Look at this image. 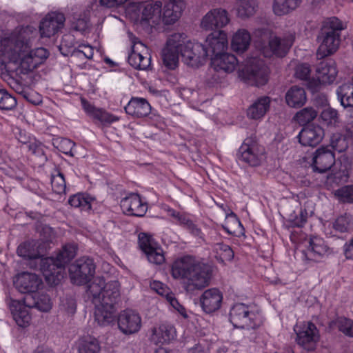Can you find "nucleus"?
<instances>
[{
	"label": "nucleus",
	"mask_w": 353,
	"mask_h": 353,
	"mask_svg": "<svg viewBox=\"0 0 353 353\" xmlns=\"http://www.w3.org/2000/svg\"><path fill=\"white\" fill-rule=\"evenodd\" d=\"M37 30L32 26L15 29L0 41V59L2 64L21 65L26 70H32L43 63L49 52L44 48H37L28 54L32 41L37 37Z\"/></svg>",
	"instance_id": "nucleus-1"
},
{
	"label": "nucleus",
	"mask_w": 353,
	"mask_h": 353,
	"mask_svg": "<svg viewBox=\"0 0 353 353\" xmlns=\"http://www.w3.org/2000/svg\"><path fill=\"white\" fill-rule=\"evenodd\" d=\"M211 268L197 261L191 256L176 259L170 265V274L173 279L187 282L190 289H201L208 285L211 276Z\"/></svg>",
	"instance_id": "nucleus-2"
},
{
	"label": "nucleus",
	"mask_w": 353,
	"mask_h": 353,
	"mask_svg": "<svg viewBox=\"0 0 353 353\" xmlns=\"http://www.w3.org/2000/svg\"><path fill=\"white\" fill-rule=\"evenodd\" d=\"M76 255V247L72 244L63 246L55 259L47 257L40 260V270L46 282L57 285L64 276V267Z\"/></svg>",
	"instance_id": "nucleus-3"
},
{
	"label": "nucleus",
	"mask_w": 353,
	"mask_h": 353,
	"mask_svg": "<svg viewBox=\"0 0 353 353\" xmlns=\"http://www.w3.org/2000/svg\"><path fill=\"white\" fill-rule=\"evenodd\" d=\"M254 35L259 38L256 41L257 47L260 48L265 57L272 55L284 57L293 44L294 37L289 33L282 37L272 34L268 30L259 29L254 32Z\"/></svg>",
	"instance_id": "nucleus-4"
},
{
	"label": "nucleus",
	"mask_w": 353,
	"mask_h": 353,
	"mask_svg": "<svg viewBox=\"0 0 353 353\" xmlns=\"http://www.w3.org/2000/svg\"><path fill=\"white\" fill-rule=\"evenodd\" d=\"M120 285L118 281L105 283L101 277L95 278L88 286L87 294L92 302L101 303L114 306L120 297Z\"/></svg>",
	"instance_id": "nucleus-5"
},
{
	"label": "nucleus",
	"mask_w": 353,
	"mask_h": 353,
	"mask_svg": "<svg viewBox=\"0 0 353 353\" xmlns=\"http://www.w3.org/2000/svg\"><path fill=\"white\" fill-rule=\"evenodd\" d=\"M230 321L234 327L250 330L260 326L262 318L254 307L239 303L230 309Z\"/></svg>",
	"instance_id": "nucleus-6"
},
{
	"label": "nucleus",
	"mask_w": 353,
	"mask_h": 353,
	"mask_svg": "<svg viewBox=\"0 0 353 353\" xmlns=\"http://www.w3.org/2000/svg\"><path fill=\"white\" fill-rule=\"evenodd\" d=\"M162 3L155 2H133L128 8L127 12L136 22L145 21L157 25L161 22Z\"/></svg>",
	"instance_id": "nucleus-7"
},
{
	"label": "nucleus",
	"mask_w": 353,
	"mask_h": 353,
	"mask_svg": "<svg viewBox=\"0 0 353 353\" xmlns=\"http://www.w3.org/2000/svg\"><path fill=\"white\" fill-rule=\"evenodd\" d=\"M270 70L265 61L259 58H251L245 68L239 72V77L247 83L261 86L267 83Z\"/></svg>",
	"instance_id": "nucleus-8"
},
{
	"label": "nucleus",
	"mask_w": 353,
	"mask_h": 353,
	"mask_svg": "<svg viewBox=\"0 0 353 353\" xmlns=\"http://www.w3.org/2000/svg\"><path fill=\"white\" fill-rule=\"evenodd\" d=\"M332 253L325 241L319 236L311 237L305 249L301 252V259L307 266L323 261Z\"/></svg>",
	"instance_id": "nucleus-9"
},
{
	"label": "nucleus",
	"mask_w": 353,
	"mask_h": 353,
	"mask_svg": "<svg viewBox=\"0 0 353 353\" xmlns=\"http://www.w3.org/2000/svg\"><path fill=\"white\" fill-rule=\"evenodd\" d=\"M184 35V42L180 50V54L183 61L188 65L198 68L202 65L208 57V51L203 45L201 43L185 41Z\"/></svg>",
	"instance_id": "nucleus-10"
},
{
	"label": "nucleus",
	"mask_w": 353,
	"mask_h": 353,
	"mask_svg": "<svg viewBox=\"0 0 353 353\" xmlns=\"http://www.w3.org/2000/svg\"><path fill=\"white\" fill-rule=\"evenodd\" d=\"M239 158L249 165L256 167L265 161L266 159L265 150L257 142L247 139L239 149Z\"/></svg>",
	"instance_id": "nucleus-11"
},
{
	"label": "nucleus",
	"mask_w": 353,
	"mask_h": 353,
	"mask_svg": "<svg viewBox=\"0 0 353 353\" xmlns=\"http://www.w3.org/2000/svg\"><path fill=\"white\" fill-rule=\"evenodd\" d=\"M95 265L93 260L82 257L77 259L69 268V274L72 282L77 285L87 283L93 276Z\"/></svg>",
	"instance_id": "nucleus-12"
},
{
	"label": "nucleus",
	"mask_w": 353,
	"mask_h": 353,
	"mask_svg": "<svg viewBox=\"0 0 353 353\" xmlns=\"http://www.w3.org/2000/svg\"><path fill=\"white\" fill-rule=\"evenodd\" d=\"M184 42V34L174 33L172 34L166 42L165 47L162 51V59L164 65L173 70L179 63L181 48Z\"/></svg>",
	"instance_id": "nucleus-13"
},
{
	"label": "nucleus",
	"mask_w": 353,
	"mask_h": 353,
	"mask_svg": "<svg viewBox=\"0 0 353 353\" xmlns=\"http://www.w3.org/2000/svg\"><path fill=\"white\" fill-rule=\"evenodd\" d=\"M316 72L318 80L307 82V86L312 92L317 91L321 84L332 83L338 71L335 62L330 60L321 62L316 67Z\"/></svg>",
	"instance_id": "nucleus-14"
},
{
	"label": "nucleus",
	"mask_w": 353,
	"mask_h": 353,
	"mask_svg": "<svg viewBox=\"0 0 353 353\" xmlns=\"http://www.w3.org/2000/svg\"><path fill=\"white\" fill-rule=\"evenodd\" d=\"M132 51L128 56V63L135 69L147 70L150 65L148 49L139 39L131 38Z\"/></svg>",
	"instance_id": "nucleus-15"
},
{
	"label": "nucleus",
	"mask_w": 353,
	"mask_h": 353,
	"mask_svg": "<svg viewBox=\"0 0 353 353\" xmlns=\"http://www.w3.org/2000/svg\"><path fill=\"white\" fill-rule=\"evenodd\" d=\"M296 343L307 350H313L319 339V331L312 323H306L294 327Z\"/></svg>",
	"instance_id": "nucleus-16"
},
{
	"label": "nucleus",
	"mask_w": 353,
	"mask_h": 353,
	"mask_svg": "<svg viewBox=\"0 0 353 353\" xmlns=\"http://www.w3.org/2000/svg\"><path fill=\"white\" fill-rule=\"evenodd\" d=\"M139 244L150 263L161 264L164 262L165 257L163 250L151 236L145 233L139 234Z\"/></svg>",
	"instance_id": "nucleus-17"
},
{
	"label": "nucleus",
	"mask_w": 353,
	"mask_h": 353,
	"mask_svg": "<svg viewBox=\"0 0 353 353\" xmlns=\"http://www.w3.org/2000/svg\"><path fill=\"white\" fill-rule=\"evenodd\" d=\"M65 17L62 13H48L40 22L39 32L41 37L50 38L57 34L64 26Z\"/></svg>",
	"instance_id": "nucleus-18"
},
{
	"label": "nucleus",
	"mask_w": 353,
	"mask_h": 353,
	"mask_svg": "<svg viewBox=\"0 0 353 353\" xmlns=\"http://www.w3.org/2000/svg\"><path fill=\"white\" fill-rule=\"evenodd\" d=\"M230 21L228 12L222 8H214L208 12L203 17L201 26L205 30L223 28Z\"/></svg>",
	"instance_id": "nucleus-19"
},
{
	"label": "nucleus",
	"mask_w": 353,
	"mask_h": 353,
	"mask_svg": "<svg viewBox=\"0 0 353 353\" xmlns=\"http://www.w3.org/2000/svg\"><path fill=\"white\" fill-rule=\"evenodd\" d=\"M228 44L227 34L223 31L219 30L210 34L203 45L208 51V57H214L225 52Z\"/></svg>",
	"instance_id": "nucleus-20"
},
{
	"label": "nucleus",
	"mask_w": 353,
	"mask_h": 353,
	"mask_svg": "<svg viewBox=\"0 0 353 353\" xmlns=\"http://www.w3.org/2000/svg\"><path fill=\"white\" fill-rule=\"evenodd\" d=\"M118 326L125 334H132L139 331L141 327V318L134 311L125 310L118 316Z\"/></svg>",
	"instance_id": "nucleus-21"
},
{
	"label": "nucleus",
	"mask_w": 353,
	"mask_h": 353,
	"mask_svg": "<svg viewBox=\"0 0 353 353\" xmlns=\"http://www.w3.org/2000/svg\"><path fill=\"white\" fill-rule=\"evenodd\" d=\"M121 208L127 215L143 216L148 210L147 203L143 202L138 194H130L121 201Z\"/></svg>",
	"instance_id": "nucleus-22"
},
{
	"label": "nucleus",
	"mask_w": 353,
	"mask_h": 353,
	"mask_svg": "<svg viewBox=\"0 0 353 353\" xmlns=\"http://www.w3.org/2000/svg\"><path fill=\"white\" fill-rule=\"evenodd\" d=\"M321 44L317 50V56L321 58L335 52L340 44V33L333 30H327L322 33Z\"/></svg>",
	"instance_id": "nucleus-23"
},
{
	"label": "nucleus",
	"mask_w": 353,
	"mask_h": 353,
	"mask_svg": "<svg viewBox=\"0 0 353 353\" xmlns=\"http://www.w3.org/2000/svg\"><path fill=\"white\" fill-rule=\"evenodd\" d=\"M14 283L20 292L33 293L41 286L42 280L36 274L23 272L16 277Z\"/></svg>",
	"instance_id": "nucleus-24"
},
{
	"label": "nucleus",
	"mask_w": 353,
	"mask_h": 353,
	"mask_svg": "<svg viewBox=\"0 0 353 353\" xmlns=\"http://www.w3.org/2000/svg\"><path fill=\"white\" fill-rule=\"evenodd\" d=\"M323 137L324 130L319 125L312 124L303 128L297 138L301 145L314 147L322 141Z\"/></svg>",
	"instance_id": "nucleus-25"
},
{
	"label": "nucleus",
	"mask_w": 353,
	"mask_h": 353,
	"mask_svg": "<svg viewBox=\"0 0 353 353\" xmlns=\"http://www.w3.org/2000/svg\"><path fill=\"white\" fill-rule=\"evenodd\" d=\"M125 112L137 118H142L148 116L150 113L157 118L158 114L152 112V107L149 102L144 98L132 97L128 104L125 106Z\"/></svg>",
	"instance_id": "nucleus-26"
},
{
	"label": "nucleus",
	"mask_w": 353,
	"mask_h": 353,
	"mask_svg": "<svg viewBox=\"0 0 353 353\" xmlns=\"http://www.w3.org/2000/svg\"><path fill=\"white\" fill-rule=\"evenodd\" d=\"M223 300L222 293L216 288L206 290L200 297L202 309L206 313H212L219 310Z\"/></svg>",
	"instance_id": "nucleus-27"
},
{
	"label": "nucleus",
	"mask_w": 353,
	"mask_h": 353,
	"mask_svg": "<svg viewBox=\"0 0 353 353\" xmlns=\"http://www.w3.org/2000/svg\"><path fill=\"white\" fill-rule=\"evenodd\" d=\"M238 63L234 55L227 52L211 58V64L214 70L224 74L232 72L236 69Z\"/></svg>",
	"instance_id": "nucleus-28"
},
{
	"label": "nucleus",
	"mask_w": 353,
	"mask_h": 353,
	"mask_svg": "<svg viewBox=\"0 0 353 353\" xmlns=\"http://www.w3.org/2000/svg\"><path fill=\"white\" fill-rule=\"evenodd\" d=\"M335 162V157L332 151L325 148L318 149L313 157V170L323 173L331 168Z\"/></svg>",
	"instance_id": "nucleus-29"
},
{
	"label": "nucleus",
	"mask_w": 353,
	"mask_h": 353,
	"mask_svg": "<svg viewBox=\"0 0 353 353\" xmlns=\"http://www.w3.org/2000/svg\"><path fill=\"white\" fill-rule=\"evenodd\" d=\"M184 7L183 1L170 0L164 4L161 11V22L165 24H172L181 17Z\"/></svg>",
	"instance_id": "nucleus-30"
},
{
	"label": "nucleus",
	"mask_w": 353,
	"mask_h": 353,
	"mask_svg": "<svg viewBox=\"0 0 353 353\" xmlns=\"http://www.w3.org/2000/svg\"><path fill=\"white\" fill-rule=\"evenodd\" d=\"M95 305L94 319L100 326H107L114 321L115 309L114 306L98 302H93Z\"/></svg>",
	"instance_id": "nucleus-31"
},
{
	"label": "nucleus",
	"mask_w": 353,
	"mask_h": 353,
	"mask_svg": "<svg viewBox=\"0 0 353 353\" xmlns=\"http://www.w3.org/2000/svg\"><path fill=\"white\" fill-rule=\"evenodd\" d=\"M10 307L13 319L19 326L26 327L30 325L31 316L29 307L26 303L23 304L17 301H12Z\"/></svg>",
	"instance_id": "nucleus-32"
},
{
	"label": "nucleus",
	"mask_w": 353,
	"mask_h": 353,
	"mask_svg": "<svg viewBox=\"0 0 353 353\" xmlns=\"http://www.w3.org/2000/svg\"><path fill=\"white\" fill-rule=\"evenodd\" d=\"M176 337L174 327L168 323H162L152 329L151 340L158 343H169Z\"/></svg>",
	"instance_id": "nucleus-33"
},
{
	"label": "nucleus",
	"mask_w": 353,
	"mask_h": 353,
	"mask_svg": "<svg viewBox=\"0 0 353 353\" xmlns=\"http://www.w3.org/2000/svg\"><path fill=\"white\" fill-rule=\"evenodd\" d=\"M24 301L29 307H35L43 312H49L52 307L51 299L48 294L43 293L28 294L25 297Z\"/></svg>",
	"instance_id": "nucleus-34"
},
{
	"label": "nucleus",
	"mask_w": 353,
	"mask_h": 353,
	"mask_svg": "<svg viewBox=\"0 0 353 353\" xmlns=\"http://www.w3.org/2000/svg\"><path fill=\"white\" fill-rule=\"evenodd\" d=\"M41 244L38 241L32 240L21 243L17 248V254L25 259H39L41 254Z\"/></svg>",
	"instance_id": "nucleus-35"
},
{
	"label": "nucleus",
	"mask_w": 353,
	"mask_h": 353,
	"mask_svg": "<svg viewBox=\"0 0 353 353\" xmlns=\"http://www.w3.org/2000/svg\"><path fill=\"white\" fill-rule=\"evenodd\" d=\"M250 42V32L245 29H239L232 37L231 48L237 53H243L248 49Z\"/></svg>",
	"instance_id": "nucleus-36"
},
{
	"label": "nucleus",
	"mask_w": 353,
	"mask_h": 353,
	"mask_svg": "<svg viewBox=\"0 0 353 353\" xmlns=\"http://www.w3.org/2000/svg\"><path fill=\"white\" fill-rule=\"evenodd\" d=\"M270 98L267 96L261 97L250 105L248 110V116L253 119H259L265 116L270 109Z\"/></svg>",
	"instance_id": "nucleus-37"
},
{
	"label": "nucleus",
	"mask_w": 353,
	"mask_h": 353,
	"mask_svg": "<svg viewBox=\"0 0 353 353\" xmlns=\"http://www.w3.org/2000/svg\"><path fill=\"white\" fill-rule=\"evenodd\" d=\"M307 100L305 90L296 85L290 88L285 94V102L290 107L299 108L303 106Z\"/></svg>",
	"instance_id": "nucleus-38"
},
{
	"label": "nucleus",
	"mask_w": 353,
	"mask_h": 353,
	"mask_svg": "<svg viewBox=\"0 0 353 353\" xmlns=\"http://www.w3.org/2000/svg\"><path fill=\"white\" fill-rule=\"evenodd\" d=\"M323 104L325 105L321 112V119L323 123L327 127L336 128L340 123V117L338 111L328 106L327 99L323 97Z\"/></svg>",
	"instance_id": "nucleus-39"
},
{
	"label": "nucleus",
	"mask_w": 353,
	"mask_h": 353,
	"mask_svg": "<svg viewBox=\"0 0 353 353\" xmlns=\"http://www.w3.org/2000/svg\"><path fill=\"white\" fill-rule=\"evenodd\" d=\"M79 353H99L101 346L98 340L91 336L81 337L77 342Z\"/></svg>",
	"instance_id": "nucleus-40"
},
{
	"label": "nucleus",
	"mask_w": 353,
	"mask_h": 353,
	"mask_svg": "<svg viewBox=\"0 0 353 353\" xmlns=\"http://www.w3.org/2000/svg\"><path fill=\"white\" fill-rule=\"evenodd\" d=\"M223 229L230 234L240 236L244 234V228L235 214L231 212L226 216Z\"/></svg>",
	"instance_id": "nucleus-41"
},
{
	"label": "nucleus",
	"mask_w": 353,
	"mask_h": 353,
	"mask_svg": "<svg viewBox=\"0 0 353 353\" xmlns=\"http://www.w3.org/2000/svg\"><path fill=\"white\" fill-rule=\"evenodd\" d=\"M302 0H274L273 11L276 15H284L298 8Z\"/></svg>",
	"instance_id": "nucleus-42"
},
{
	"label": "nucleus",
	"mask_w": 353,
	"mask_h": 353,
	"mask_svg": "<svg viewBox=\"0 0 353 353\" xmlns=\"http://www.w3.org/2000/svg\"><path fill=\"white\" fill-rule=\"evenodd\" d=\"M94 199L84 194H77L69 198V204L74 208H79L81 211H89L92 208Z\"/></svg>",
	"instance_id": "nucleus-43"
},
{
	"label": "nucleus",
	"mask_w": 353,
	"mask_h": 353,
	"mask_svg": "<svg viewBox=\"0 0 353 353\" xmlns=\"http://www.w3.org/2000/svg\"><path fill=\"white\" fill-rule=\"evenodd\" d=\"M337 94L341 104L343 107H351L353 105L352 85H343L340 86L337 90Z\"/></svg>",
	"instance_id": "nucleus-44"
},
{
	"label": "nucleus",
	"mask_w": 353,
	"mask_h": 353,
	"mask_svg": "<svg viewBox=\"0 0 353 353\" xmlns=\"http://www.w3.org/2000/svg\"><path fill=\"white\" fill-rule=\"evenodd\" d=\"M257 8V2L256 0H243L237 8V15L239 17L245 19L254 14Z\"/></svg>",
	"instance_id": "nucleus-45"
},
{
	"label": "nucleus",
	"mask_w": 353,
	"mask_h": 353,
	"mask_svg": "<svg viewBox=\"0 0 353 353\" xmlns=\"http://www.w3.org/2000/svg\"><path fill=\"white\" fill-rule=\"evenodd\" d=\"M317 111L312 108L307 107L299 111L294 116V120L301 125H305L312 121L316 117Z\"/></svg>",
	"instance_id": "nucleus-46"
},
{
	"label": "nucleus",
	"mask_w": 353,
	"mask_h": 353,
	"mask_svg": "<svg viewBox=\"0 0 353 353\" xmlns=\"http://www.w3.org/2000/svg\"><path fill=\"white\" fill-rule=\"evenodd\" d=\"M216 259L221 262L230 261L234 257V252L230 247L223 243H216L214 246Z\"/></svg>",
	"instance_id": "nucleus-47"
},
{
	"label": "nucleus",
	"mask_w": 353,
	"mask_h": 353,
	"mask_svg": "<svg viewBox=\"0 0 353 353\" xmlns=\"http://www.w3.org/2000/svg\"><path fill=\"white\" fill-rule=\"evenodd\" d=\"M334 194L340 202L353 203V185H344L336 190Z\"/></svg>",
	"instance_id": "nucleus-48"
},
{
	"label": "nucleus",
	"mask_w": 353,
	"mask_h": 353,
	"mask_svg": "<svg viewBox=\"0 0 353 353\" xmlns=\"http://www.w3.org/2000/svg\"><path fill=\"white\" fill-rule=\"evenodd\" d=\"M330 143L332 148L339 152H342L348 148V141L341 132L333 133Z\"/></svg>",
	"instance_id": "nucleus-49"
},
{
	"label": "nucleus",
	"mask_w": 353,
	"mask_h": 353,
	"mask_svg": "<svg viewBox=\"0 0 353 353\" xmlns=\"http://www.w3.org/2000/svg\"><path fill=\"white\" fill-rule=\"evenodd\" d=\"M180 225L186 229L191 234L204 240L203 234L199 226L190 219L189 216H185V217L180 219Z\"/></svg>",
	"instance_id": "nucleus-50"
},
{
	"label": "nucleus",
	"mask_w": 353,
	"mask_h": 353,
	"mask_svg": "<svg viewBox=\"0 0 353 353\" xmlns=\"http://www.w3.org/2000/svg\"><path fill=\"white\" fill-rule=\"evenodd\" d=\"M17 105V99L5 90H0V109L11 110Z\"/></svg>",
	"instance_id": "nucleus-51"
},
{
	"label": "nucleus",
	"mask_w": 353,
	"mask_h": 353,
	"mask_svg": "<svg viewBox=\"0 0 353 353\" xmlns=\"http://www.w3.org/2000/svg\"><path fill=\"white\" fill-rule=\"evenodd\" d=\"M352 218L350 215L344 214L339 216L334 223V228L340 232H344L352 226Z\"/></svg>",
	"instance_id": "nucleus-52"
},
{
	"label": "nucleus",
	"mask_w": 353,
	"mask_h": 353,
	"mask_svg": "<svg viewBox=\"0 0 353 353\" xmlns=\"http://www.w3.org/2000/svg\"><path fill=\"white\" fill-rule=\"evenodd\" d=\"M81 102L82 107L86 114L93 119L97 120L99 121L104 110L95 108L93 105L84 99H82Z\"/></svg>",
	"instance_id": "nucleus-53"
},
{
	"label": "nucleus",
	"mask_w": 353,
	"mask_h": 353,
	"mask_svg": "<svg viewBox=\"0 0 353 353\" xmlns=\"http://www.w3.org/2000/svg\"><path fill=\"white\" fill-rule=\"evenodd\" d=\"M311 74V68L309 64L305 63H299L294 70V75L296 78L303 81H310L309 77Z\"/></svg>",
	"instance_id": "nucleus-54"
},
{
	"label": "nucleus",
	"mask_w": 353,
	"mask_h": 353,
	"mask_svg": "<svg viewBox=\"0 0 353 353\" xmlns=\"http://www.w3.org/2000/svg\"><path fill=\"white\" fill-rule=\"evenodd\" d=\"M165 299L174 311L177 312L185 319L188 317L185 308L179 303L172 292L165 297Z\"/></svg>",
	"instance_id": "nucleus-55"
},
{
	"label": "nucleus",
	"mask_w": 353,
	"mask_h": 353,
	"mask_svg": "<svg viewBox=\"0 0 353 353\" xmlns=\"http://www.w3.org/2000/svg\"><path fill=\"white\" fill-rule=\"evenodd\" d=\"M52 190L57 194L65 192L66 185L63 174L58 173L52 176L51 179Z\"/></svg>",
	"instance_id": "nucleus-56"
},
{
	"label": "nucleus",
	"mask_w": 353,
	"mask_h": 353,
	"mask_svg": "<svg viewBox=\"0 0 353 353\" xmlns=\"http://www.w3.org/2000/svg\"><path fill=\"white\" fill-rule=\"evenodd\" d=\"M339 330L344 334L353 337V321L346 318H341L337 323Z\"/></svg>",
	"instance_id": "nucleus-57"
},
{
	"label": "nucleus",
	"mask_w": 353,
	"mask_h": 353,
	"mask_svg": "<svg viewBox=\"0 0 353 353\" xmlns=\"http://www.w3.org/2000/svg\"><path fill=\"white\" fill-rule=\"evenodd\" d=\"M56 143H59L57 148L61 152L72 157L74 156L72 149L75 143L70 139L62 138L56 141Z\"/></svg>",
	"instance_id": "nucleus-58"
},
{
	"label": "nucleus",
	"mask_w": 353,
	"mask_h": 353,
	"mask_svg": "<svg viewBox=\"0 0 353 353\" xmlns=\"http://www.w3.org/2000/svg\"><path fill=\"white\" fill-rule=\"evenodd\" d=\"M150 288L162 296L166 297L170 292V288L159 281H152L150 283Z\"/></svg>",
	"instance_id": "nucleus-59"
},
{
	"label": "nucleus",
	"mask_w": 353,
	"mask_h": 353,
	"mask_svg": "<svg viewBox=\"0 0 353 353\" xmlns=\"http://www.w3.org/2000/svg\"><path fill=\"white\" fill-rule=\"evenodd\" d=\"M27 147L32 154L38 157L44 156V145L41 142L37 140L34 137L31 139V141Z\"/></svg>",
	"instance_id": "nucleus-60"
},
{
	"label": "nucleus",
	"mask_w": 353,
	"mask_h": 353,
	"mask_svg": "<svg viewBox=\"0 0 353 353\" xmlns=\"http://www.w3.org/2000/svg\"><path fill=\"white\" fill-rule=\"evenodd\" d=\"M76 307L75 300L71 296L65 297L61 300V308L68 314H74L76 312Z\"/></svg>",
	"instance_id": "nucleus-61"
},
{
	"label": "nucleus",
	"mask_w": 353,
	"mask_h": 353,
	"mask_svg": "<svg viewBox=\"0 0 353 353\" xmlns=\"http://www.w3.org/2000/svg\"><path fill=\"white\" fill-rule=\"evenodd\" d=\"M74 53L79 57L83 55L85 58L91 59L93 57L94 50L92 47L89 45H81L79 46V48Z\"/></svg>",
	"instance_id": "nucleus-62"
},
{
	"label": "nucleus",
	"mask_w": 353,
	"mask_h": 353,
	"mask_svg": "<svg viewBox=\"0 0 353 353\" xmlns=\"http://www.w3.org/2000/svg\"><path fill=\"white\" fill-rule=\"evenodd\" d=\"M74 21L72 22V27L77 31H84L88 28V19L84 16L81 17H74Z\"/></svg>",
	"instance_id": "nucleus-63"
},
{
	"label": "nucleus",
	"mask_w": 353,
	"mask_h": 353,
	"mask_svg": "<svg viewBox=\"0 0 353 353\" xmlns=\"http://www.w3.org/2000/svg\"><path fill=\"white\" fill-rule=\"evenodd\" d=\"M327 25L329 28L328 30H333L339 33L341 30L344 29L343 23L336 17L329 18L327 22Z\"/></svg>",
	"instance_id": "nucleus-64"
}]
</instances>
